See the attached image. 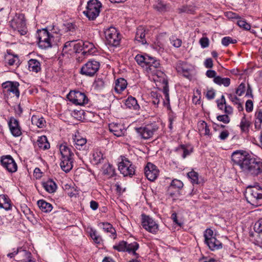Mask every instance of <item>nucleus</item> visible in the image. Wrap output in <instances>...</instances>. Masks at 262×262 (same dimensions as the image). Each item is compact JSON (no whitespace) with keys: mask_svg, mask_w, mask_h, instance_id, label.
Instances as JSON below:
<instances>
[{"mask_svg":"<svg viewBox=\"0 0 262 262\" xmlns=\"http://www.w3.org/2000/svg\"><path fill=\"white\" fill-rule=\"evenodd\" d=\"M183 186V183L181 181L177 179H174L172 181L170 186L172 188H177L179 190L182 188Z\"/></svg>","mask_w":262,"mask_h":262,"instance_id":"09e8293b","label":"nucleus"},{"mask_svg":"<svg viewBox=\"0 0 262 262\" xmlns=\"http://www.w3.org/2000/svg\"><path fill=\"white\" fill-rule=\"evenodd\" d=\"M256 119L257 121H255V128L259 129L261 128V124L262 123V110H259L255 113Z\"/></svg>","mask_w":262,"mask_h":262,"instance_id":"a19ab883","label":"nucleus"},{"mask_svg":"<svg viewBox=\"0 0 262 262\" xmlns=\"http://www.w3.org/2000/svg\"><path fill=\"white\" fill-rule=\"evenodd\" d=\"M2 165L10 172H14L17 169V166L13 158L10 155L1 157Z\"/></svg>","mask_w":262,"mask_h":262,"instance_id":"4468645a","label":"nucleus"},{"mask_svg":"<svg viewBox=\"0 0 262 262\" xmlns=\"http://www.w3.org/2000/svg\"><path fill=\"white\" fill-rule=\"evenodd\" d=\"M177 150L179 153H182V157L183 158H185L187 156L189 155L192 152V148H188L184 145H181L179 147L177 148Z\"/></svg>","mask_w":262,"mask_h":262,"instance_id":"ea45409f","label":"nucleus"},{"mask_svg":"<svg viewBox=\"0 0 262 262\" xmlns=\"http://www.w3.org/2000/svg\"><path fill=\"white\" fill-rule=\"evenodd\" d=\"M101 7V3L98 0H90L83 13L89 19L94 20L99 15Z\"/></svg>","mask_w":262,"mask_h":262,"instance_id":"39448f33","label":"nucleus"},{"mask_svg":"<svg viewBox=\"0 0 262 262\" xmlns=\"http://www.w3.org/2000/svg\"><path fill=\"white\" fill-rule=\"evenodd\" d=\"M216 103L218 107L220 110H223L224 104H225L224 112L227 115H228L232 114L233 108L231 106L226 105V100L224 95H222L221 97V102H220V100H217Z\"/></svg>","mask_w":262,"mask_h":262,"instance_id":"bb28decb","label":"nucleus"},{"mask_svg":"<svg viewBox=\"0 0 262 262\" xmlns=\"http://www.w3.org/2000/svg\"><path fill=\"white\" fill-rule=\"evenodd\" d=\"M158 127L155 124H147L144 126L136 128L138 134L144 139H148L152 137L158 130Z\"/></svg>","mask_w":262,"mask_h":262,"instance_id":"ddd939ff","label":"nucleus"},{"mask_svg":"<svg viewBox=\"0 0 262 262\" xmlns=\"http://www.w3.org/2000/svg\"><path fill=\"white\" fill-rule=\"evenodd\" d=\"M42 185L45 189L49 193H53L57 189L55 182L51 179L43 182Z\"/></svg>","mask_w":262,"mask_h":262,"instance_id":"c756f323","label":"nucleus"},{"mask_svg":"<svg viewBox=\"0 0 262 262\" xmlns=\"http://www.w3.org/2000/svg\"><path fill=\"white\" fill-rule=\"evenodd\" d=\"M144 173L148 180L154 181L157 178L159 170L156 165L148 162L144 168Z\"/></svg>","mask_w":262,"mask_h":262,"instance_id":"2eb2a0df","label":"nucleus"},{"mask_svg":"<svg viewBox=\"0 0 262 262\" xmlns=\"http://www.w3.org/2000/svg\"><path fill=\"white\" fill-rule=\"evenodd\" d=\"M118 169L124 177L132 176L135 172V167L132 163L125 157L118 164Z\"/></svg>","mask_w":262,"mask_h":262,"instance_id":"9d476101","label":"nucleus"},{"mask_svg":"<svg viewBox=\"0 0 262 262\" xmlns=\"http://www.w3.org/2000/svg\"><path fill=\"white\" fill-rule=\"evenodd\" d=\"M250 124V122L246 119L245 115H244L241 119L239 125L242 132L243 133H248L249 130Z\"/></svg>","mask_w":262,"mask_h":262,"instance_id":"4c0bfd02","label":"nucleus"},{"mask_svg":"<svg viewBox=\"0 0 262 262\" xmlns=\"http://www.w3.org/2000/svg\"><path fill=\"white\" fill-rule=\"evenodd\" d=\"M37 144L40 149L46 150L50 148V143L45 136L39 137L37 141Z\"/></svg>","mask_w":262,"mask_h":262,"instance_id":"473e14b6","label":"nucleus"},{"mask_svg":"<svg viewBox=\"0 0 262 262\" xmlns=\"http://www.w3.org/2000/svg\"><path fill=\"white\" fill-rule=\"evenodd\" d=\"M103 173L105 174L109 175L110 177H112L115 174V170L112 165L108 164L106 166V167L104 169Z\"/></svg>","mask_w":262,"mask_h":262,"instance_id":"3c124183","label":"nucleus"},{"mask_svg":"<svg viewBox=\"0 0 262 262\" xmlns=\"http://www.w3.org/2000/svg\"><path fill=\"white\" fill-rule=\"evenodd\" d=\"M5 61L9 66H18L19 60L17 55L12 54L10 51H7V54L5 55Z\"/></svg>","mask_w":262,"mask_h":262,"instance_id":"412c9836","label":"nucleus"},{"mask_svg":"<svg viewBox=\"0 0 262 262\" xmlns=\"http://www.w3.org/2000/svg\"><path fill=\"white\" fill-rule=\"evenodd\" d=\"M17 254H19L24 257L23 259L20 260H21V262H33V261L30 259L31 255V253L26 250H22L21 248L19 249L17 248L13 252L8 253L7 254V256L10 258H13Z\"/></svg>","mask_w":262,"mask_h":262,"instance_id":"dca6fc26","label":"nucleus"},{"mask_svg":"<svg viewBox=\"0 0 262 262\" xmlns=\"http://www.w3.org/2000/svg\"><path fill=\"white\" fill-rule=\"evenodd\" d=\"M215 95V92L213 89L208 90L206 94V97L209 100L213 99Z\"/></svg>","mask_w":262,"mask_h":262,"instance_id":"0e129e2a","label":"nucleus"},{"mask_svg":"<svg viewBox=\"0 0 262 262\" xmlns=\"http://www.w3.org/2000/svg\"><path fill=\"white\" fill-rule=\"evenodd\" d=\"M10 25L14 30L17 31L21 35L27 33V30L23 14H16L10 21Z\"/></svg>","mask_w":262,"mask_h":262,"instance_id":"423d86ee","label":"nucleus"},{"mask_svg":"<svg viewBox=\"0 0 262 262\" xmlns=\"http://www.w3.org/2000/svg\"><path fill=\"white\" fill-rule=\"evenodd\" d=\"M67 98L75 105H83L88 102L85 94L79 91H71L67 95Z\"/></svg>","mask_w":262,"mask_h":262,"instance_id":"9b49d317","label":"nucleus"},{"mask_svg":"<svg viewBox=\"0 0 262 262\" xmlns=\"http://www.w3.org/2000/svg\"><path fill=\"white\" fill-rule=\"evenodd\" d=\"M73 158H61L60 164L61 168L66 172H69L73 166Z\"/></svg>","mask_w":262,"mask_h":262,"instance_id":"4be33fe9","label":"nucleus"},{"mask_svg":"<svg viewBox=\"0 0 262 262\" xmlns=\"http://www.w3.org/2000/svg\"><path fill=\"white\" fill-rule=\"evenodd\" d=\"M33 124L36 125L39 128H42L45 126L46 121L43 117H39L38 116L33 115L31 118Z\"/></svg>","mask_w":262,"mask_h":262,"instance_id":"c9c22d12","label":"nucleus"},{"mask_svg":"<svg viewBox=\"0 0 262 262\" xmlns=\"http://www.w3.org/2000/svg\"><path fill=\"white\" fill-rule=\"evenodd\" d=\"M135 60L138 64L149 73L155 74L156 69L160 67L159 60L147 54H138L135 57Z\"/></svg>","mask_w":262,"mask_h":262,"instance_id":"f03ea898","label":"nucleus"},{"mask_svg":"<svg viewBox=\"0 0 262 262\" xmlns=\"http://www.w3.org/2000/svg\"><path fill=\"white\" fill-rule=\"evenodd\" d=\"M229 135V133L228 131L224 130L221 133V134L219 136V138L221 140H225L228 137Z\"/></svg>","mask_w":262,"mask_h":262,"instance_id":"338daca9","label":"nucleus"},{"mask_svg":"<svg viewBox=\"0 0 262 262\" xmlns=\"http://www.w3.org/2000/svg\"><path fill=\"white\" fill-rule=\"evenodd\" d=\"M213 65V60L211 58H207L204 61V66L206 68H212Z\"/></svg>","mask_w":262,"mask_h":262,"instance_id":"69168bd1","label":"nucleus"},{"mask_svg":"<svg viewBox=\"0 0 262 262\" xmlns=\"http://www.w3.org/2000/svg\"><path fill=\"white\" fill-rule=\"evenodd\" d=\"M199 42L202 48H206L209 46V40L207 37H203L200 39Z\"/></svg>","mask_w":262,"mask_h":262,"instance_id":"6e6d98bb","label":"nucleus"},{"mask_svg":"<svg viewBox=\"0 0 262 262\" xmlns=\"http://www.w3.org/2000/svg\"><path fill=\"white\" fill-rule=\"evenodd\" d=\"M37 37L38 46L42 49L51 47L54 43H56V41H54L55 37L50 34L47 29L38 30Z\"/></svg>","mask_w":262,"mask_h":262,"instance_id":"20e7f679","label":"nucleus"},{"mask_svg":"<svg viewBox=\"0 0 262 262\" xmlns=\"http://www.w3.org/2000/svg\"><path fill=\"white\" fill-rule=\"evenodd\" d=\"M163 82L164 85L163 88V93L164 94L165 98L166 99V102L167 104L169 103L170 99H169V89L168 82L165 79L163 80Z\"/></svg>","mask_w":262,"mask_h":262,"instance_id":"c03bdc74","label":"nucleus"},{"mask_svg":"<svg viewBox=\"0 0 262 262\" xmlns=\"http://www.w3.org/2000/svg\"><path fill=\"white\" fill-rule=\"evenodd\" d=\"M127 83L126 80L123 78H120L116 80L115 82V91L119 94L123 92L126 88Z\"/></svg>","mask_w":262,"mask_h":262,"instance_id":"cd10ccee","label":"nucleus"},{"mask_svg":"<svg viewBox=\"0 0 262 262\" xmlns=\"http://www.w3.org/2000/svg\"><path fill=\"white\" fill-rule=\"evenodd\" d=\"M216 119L218 121L223 122L225 124H228L230 121V119L228 115H222L217 116Z\"/></svg>","mask_w":262,"mask_h":262,"instance_id":"864d4df0","label":"nucleus"},{"mask_svg":"<svg viewBox=\"0 0 262 262\" xmlns=\"http://www.w3.org/2000/svg\"><path fill=\"white\" fill-rule=\"evenodd\" d=\"M202 125L203 127L202 130V131L203 132V134L205 136H210V129L209 128V127L207 126V123L203 121Z\"/></svg>","mask_w":262,"mask_h":262,"instance_id":"052dcab7","label":"nucleus"},{"mask_svg":"<svg viewBox=\"0 0 262 262\" xmlns=\"http://www.w3.org/2000/svg\"><path fill=\"white\" fill-rule=\"evenodd\" d=\"M226 16L229 18L231 19H238L240 18V16L239 15L235 13H233L232 12H227L226 13Z\"/></svg>","mask_w":262,"mask_h":262,"instance_id":"bf43d9fd","label":"nucleus"},{"mask_svg":"<svg viewBox=\"0 0 262 262\" xmlns=\"http://www.w3.org/2000/svg\"><path fill=\"white\" fill-rule=\"evenodd\" d=\"M253 108V102L251 100H248L246 102V110L249 113L252 111Z\"/></svg>","mask_w":262,"mask_h":262,"instance_id":"e2e57ef3","label":"nucleus"},{"mask_svg":"<svg viewBox=\"0 0 262 262\" xmlns=\"http://www.w3.org/2000/svg\"><path fill=\"white\" fill-rule=\"evenodd\" d=\"M76 45L82 47L81 50H83L82 53L83 54L86 53L91 54L95 52V48L94 45L89 41L82 42L81 43L79 42Z\"/></svg>","mask_w":262,"mask_h":262,"instance_id":"b1692460","label":"nucleus"},{"mask_svg":"<svg viewBox=\"0 0 262 262\" xmlns=\"http://www.w3.org/2000/svg\"><path fill=\"white\" fill-rule=\"evenodd\" d=\"M99 226L102 228L103 230L106 232H110L111 233L112 238L114 239L116 238V230L113 227L112 225L108 223H100Z\"/></svg>","mask_w":262,"mask_h":262,"instance_id":"7c9ffc66","label":"nucleus"},{"mask_svg":"<svg viewBox=\"0 0 262 262\" xmlns=\"http://www.w3.org/2000/svg\"><path fill=\"white\" fill-rule=\"evenodd\" d=\"M28 69L31 72L37 73L41 71V64L37 59H30L28 62Z\"/></svg>","mask_w":262,"mask_h":262,"instance_id":"393cba45","label":"nucleus"},{"mask_svg":"<svg viewBox=\"0 0 262 262\" xmlns=\"http://www.w3.org/2000/svg\"><path fill=\"white\" fill-rule=\"evenodd\" d=\"M151 96L152 97V103L154 105H158L160 101L161 98H162L161 96L157 92H152L151 93Z\"/></svg>","mask_w":262,"mask_h":262,"instance_id":"8fccbe9b","label":"nucleus"},{"mask_svg":"<svg viewBox=\"0 0 262 262\" xmlns=\"http://www.w3.org/2000/svg\"><path fill=\"white\" fill-rule=\"evenodd\" d=\"M146 34V30L143 26H139L137 29L135 39L136 41L145 45L147 43L145 38Z\"/></svg>","mask_w":262,"mask_h":262,"instance_id":"5701e85b","label":"nucleus"},{"mask_svg":"<svg viewBox=\"0 0 262 262\" xmlns=\"http://www.w3.org/2000/svg\"><path fill=\"white\" fill-rule=\"evenodd\" d=\"M90 235L96 243L99 244L101 242V238L99 235H97L96 230H92L90 233Z\"/></svg>","mask_w":262,"mask_h":262,"instance_id":"5fc2aeb1","label":"nucleus"},{"mask_svg":"<svg viewBox=\"0 0 262 262\" xmlns=\"http://www.w3.org/2000/svg\"><path fill=\"white\" fill-rule=\"evenodd\" d=\"M171 43L176 48H179L181 47L182 45V40L177 38L175 36H172L170 38Z\"/></svg>","mask_w":262,"mask_h":262,"instance_id":"603ef678","label":"nucleus"},{"mask_svg":"<svg viewBox=\"0 0 262 262\" xmlns=\"http://www.w3.org/2000/svg\"><path fill=\"white\" fill-rule=\"evenodd\" d=\"M37 204L42 211L45 212H49L52 210V205L46 201L40 200L38 201Z\"/></svg>","mask_w":262,"mask_h":262,"instance_id":"72a5a7b5","label":"nucleus"},{"mask_svg":"<svg viewBox=\"0 0 262 262\" xmlns=\"http://www.w3.org/2000/svg\"><path fill=\"white\" fill-rule=\"evenodd\" d=\"M236 24L239 27L246 30H249L251 28L250 24L247 23L245 19H242L241 17L240 18L237 19Z\"/></svg>","mask_w":262,"mask_h":262,"instance_id":"a18cd8bd","label":"nucleus"},{"mask_svg":"<svg viewBox=\"0 0 262 262\" xmlns=\"http://www.w3.org/2000/svg\"><path fill=\"white\" fill-rule=\"evenodd\" d=\"M139 248V244L137 242H133L129 244L127 243V248L126 251L130 252H133L134 255H137L136 251Z\"/></svg>","mask_w":262,"mask_h":262,"instance_id":"79ce46f5","label":"nucleus"},{"mask_svg":"<svg viewBox=\"0 0 262 262\" xmlns=\"http://www.w3.org/2000/svg\"><path fill=\"white\" fill-rule=\"evenodd\" d=\"M100 63L95 60H90L82 66L80 73L86 76L93 77L99 70Z\"/></svg>","mask_w":262,"mask_h":262,"instance_id":"6e6552de","label":"nucleus"},{"mask_svg":"<svg viewBox=\"0 0 262 262\" xmlns=\"http://www.w3.org/2000/svg\"><path fill=\"white\" fill-rule=\"evenodd\" d=\"M245 195L247 201L251 205L257 207L262 204V188L260 186L247 188Z\"/></svg>","mask_w":262,"mask_h":262,"instance_id":"7ed1b4c3","label":"nucleus"},{"mask_svg":"<svg viewBox=\"0 0 262 262\" xmlns=\"http://www.w3.org/2000/svg\"><path fill=\"white\" fill-rule=\"evenodd\" d=\"M19 83L17 82L8 81L3 84L4 88L6 89L7 92L12 93L17 98L19 96Z\"/></svg>","mask_w":262,"mask_h":262,"instance_id":"6ab92c4d","label":"nucleus"},{"mask_svg":"<svg viewBox=\"0 0 262 262\" xmlns=\"http://www.w3.org/2000/svg\"><path fill=\"white\" fill-rule=\"evenodd\" d=\"M142 225L144 229L152 234H156L159 230V226L156 222L149 215L142 214Z\"/></svg>","mask_w":262,"mask_h":262,"instance_id":"f8f14e48","label":"nucleus"},{"mask_svg":"<svg viewBox=\"0 0 262 262\" xmlns=\"http://www.w3.org/2000/svg\"><path fill=\"white\" fill-rule=\"evenodd\" d=\"M188 177L191 180L193 184H199L198 173L192 170L187 173Z\"/></svg>","mask_w":262,"mask_h":262,"instance_id":"de8ad7c7","label":"nucleus"},{"mask_svg":"<svg viewBox=\"0 0 262 262\" xmlns=\"http://www.w3.org/2000/svg\"><path fill=\"white\" fill-rule=\"evenodd\" d=\"M125 105L127 107L135 110H138L140 107L136 99L132 96L128 97L126 100Z\"/></svg>","mask_w":262,"mask_h":262,"instance_id":"f704fd0d","label":"nucleus"},{"mask_svg":"<svg viewBox=\"0 0 262 262\" xmlns=\"http://www.w3.org/2000/svg\"><path fill=\"white\" fill-rule=\"evenodd\" d=\"M154 8L160 12H164L167 10V5L162 1H158L154 5Z\"/></svg>","mask_w":262,"mask_h":262,"instance_id":"49530a36","label":"nucleus"},{"mask_svg":"<svg viewBox=\"0 0 262 262\" xmlns=\"http://www.w3.org/2000/svg\"><path fill=\"white\" fill-rule=\"evenodd\" d=\"M200 262H219V261L213 258L203 257L200 259Z\"/></svg>","mask_w":262,"mask_h":262,"instance_id":"774afa93","label":"nucleus"},{"mask_svg":"<svg viewBox=\"0 0 262 262\" xmlns=\"http://www.w3.org/2000/svg\"><path fill=\"white\" fill-rule=\"evenodd\" d=\"M108 128L110 131L113 133L114 135L117 137H121L123 136L125 132V130L123 126L117 123H110L108 125Z\"/></svg>","mask_w":262,"mask_h":262,"instance_id":"aec40b11","label":"nucleus"},{"mask_svg":"<svg viewBox=\"0 0 262 262\" xmlns=\"http://www.w3.org/2000/svg\"><path fill=\"white\" fill-rule=\"evenodd\" d=\"M176 70L178 73L182 74L185 77L189 76V70L185 63L179 61L176 65Z\"/></svg>","mask_w":262,"mask_h":262,"instance_id":"2f4dec72","label":"nucleus"},{"mask_svg":"<svg viewBox=\"0 0 262 262\" xmlns=\"http://www.w3.org/2000/svg\"><path fill=\"white\" fill-rule=\"evenodd\" d=\"M11 201L7 195H0V209L3 208L6 210H10L11 208Z\"/></svg>","mask_w":262,"mask_h":262,"instance_id":"c85d7f7f","label":"nucleus"},{"mask_svg":"<svg viewBox=\"0 0 262 262\" xmlns=\"http://www.w3.org/2000/svg\"><path fill=\"white\" fill-rule=\"evenodd\" d=\"M95 86L99 89H102L104 86V82L101 78H98L95 81Z\"/></svg>","mask_w":262,"mask_h":262,"instance_id":"680f3d73","label":"nucleus"},{"mask_svg":"<svg viewBox=\"0 0 262 262\" xmlns=\"http://www.w3.org/2000/svg\"><path fill=\"white\" fill-rule=\"evenodd\" d=\"M60 152L61 155V158H73L74 154L72 151L70 147L68 146L67 143H63L60 146Z\"/></svg>","mask_w":262,"mask_h":262,"instance_id":"a878e982","label":"nucleus"},{"mask_svg":"<svg viewBox=\"0 0 262 262\" xmlns=\"http://www.w3.org/2000/svg\"><path fill=\"white\" fill-rule=\"evenodd\" d=\"M9 126L11 133L14 137H18L21 135V128L17 119L11 117L9 121Z\"/></svg>","mask_w":262,"mask_h":262,"instance_id":"f3484780","label":"nucleus"},{"mask_svg":"<svg viewBox=\"0 0 262 262\" xmlns=\"http://www.w3.org/2000/svg\"><path fill=\"white\" fill-rule=\"evenodd\" d=\"M106 42L113 47H117L120 44V36L119 33L114 27H111L104 31Z\"/></svg>","mask_w":262,"mask_h":262,"instance_id":"1a4fd4ad","label":"nucleus"},{"mask_svg":"<svg viewBox=\"0 0 262 262\" xmlns=\"http://www.w3.org/2000/svg\"><path fill=\"white\" fill-rule=\"evenodd\" d=\"M93 157V160L95 164L101 163L104 158L103 152L99 149H96L94 151Z\"/></svg>","mask_w":262,"mask_h":262,"instance_id":"e433bc0d","label":"nucleus"},{"mask_svg":"<svg viewBox=\"0 0 262 262\" xmlns=\"http://www.w3.org/2000/svg\"><path fill=\"white\" fill-rule=\"evenodd\" d=\"M245 91V85L244 83H242L239 84L236 91V93L238 96H242Z\"/></svg>","mask_w":262,"mask_h":262,"instance_id":"13d9d810","label":"nucleus"},{"mask_svg":"<svg viewBox=\"0 0 262 262\" xmlns=\"http://www.w3.org/2000/svg\"><path fill=\"white\" fill-rule=\"evenodd\" d=\"M204 242L211 251L222 248V243L213 235V231L211 229H207L204 232Z\"/></svg>","mask_w":262,"mask_h":262,"instance_id":"0eeeda50","label":"nucleus"},{"mask_svg":"<svg viewBox=\"0 0 262 262\" xmlns=\"http://www.w3.org/2000/svg\"><path fill=\"white\" fill-rule=\"evenodd\" d=\"M127 248V242L122 241L120 242L118 244L114 245L113 248L119 252L125 251Z\"/></svg>","mask_w":262,"mask_h":262,"instance_id":"37998d69","label":"nucleus"},{"mask_svg":"<svg viewBox=\"0 0 262 262\" xmlns=\"http://www.w3.org/2000/svg\"><path fill=\"white\" fill-rule=\"evenodd\" d=\"M231 159L248 176L256 177L262 173V161L252 157L245 151L239 150L234 151Z\"/></svg>","mask_w":262,"mask_h":262,"instance_id":"f257e3e1","label":"nucleus"},{"mask_svg":"<svg viewBox=\"0 0 262 262\" xmlns=\"http://www.w3.org/2000/svg\"><path fill=\"white\" fill-rule=\"evenodd\" d=\"M254 228L256 232L262 233V219L255 223Z\"/></svg>","mask_w":262,"mask_h":262,"instance_id":"4d7b16f0","label":"nucleus"},{"mask_svg":"<svg viewBox=\"0 0 262 262\" xmlns=\"http://www.w3.org/2000/svg\"><path fill=\"white\" fill-rule=\"evenodd\" d=\"M74 145L76 148L78 150H83L86 151L88 149L86 145V139L80 136L75 135L73 138Z\"/></svg>","mask_w":262,"mask_h":262,"instance_id":"a211bd4d","label":"nucleus"},{"mask_svg":"<svg viewBox=\"0 0 262 262\" xmlns=\"http://www.w3.org/2000/svg\"><path fill=\"white\" fill-rule=\"evenodd\" d=\"M213 81L214 83L218 85H223L226 87L228 86L230 84V78L227 77L222 78L219 76H217L216 77H214V79H213Z\"/></svg>","mask_w":262,"mask_h":262,"instance_id":"58836bf2","label":"nucleus"}]
</instances>
